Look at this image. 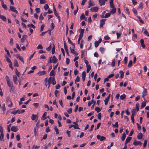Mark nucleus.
I'll use <instances>...</instances> for the list:
<instances>
[{
  "mask_svg": "<svg viewBox=\"0 0 149 149\" xmlns=\"http://www.w3.org/2000/svg\"><path fill=\"white\" fill-rule=\"evenodd\" d=\"M132 113L131 115V118L132 122L133 123H134V116L135 115V114L136 113V109L134 108L133 109L132 111H131Z\"/></svg>",
  "mask_w": 149,
  "mask_h": 149,
  "instance_id": "f257e3e1",
  "label": "nucleus"
},
{
  "mask_svg": "<svg viewBox=\"0 0 149 149\" xmlns=\"http://www.w3.org/2000/svg\"><path fill=\"white\" fill-rule=\"evenodd\" d=\"M97 137L98 139L102 141H103L106 139L105 137H104L103 136H101L100 135H97Z\"/></svg>",
  "mask_w": 149,
  "mask_h": 149,
  "instance_id": "f03ea898",
  "label": "nucleus"
},
{
  "mask_svg": "<svg viewBox=\"0 0 149 149\" xmlns=\"http://www.w3.org/2000/svg\"><path fill=\"white\" fill-rule=\"evenodd\" d=\"M38 118V115H35L33 114L32 115L31 119L32 120H36V121H37Z\"/></svg>",
  "mask_w": 149,
  "mask_h": 149,
  "instance_id": "7ed1b4c3",
  "label": "nucleus"
},
{
  "mask_svg": "<svg viewBox=\"0 0 149 149\" xmlns=\"http://www.w3.org/2000/svg\"><path fill=\"white\" fill-rule=\"evenodd\" d=\"M98 7L97 6H95L91 8L90 10L92 12H97L98 10Z\"/></svg>",
  "mask_w": 149,
  "mask_h": 149,
  "instance_id": "20e7f679",
  "label": "nucleus"
},
{
  "mask_svg": "<svg viewBox=\"0 0 149 149\" xmlns=\"http://www.w3.org/2000/svg\"><path fill=\"white\" fill-rule=\"evenodd\" d=\"M10 9L12 11L15 12L16 14H18V11L16 9V8L14 6H10Z\"/></svg>",
  "mask_w": 149,
  "mask_h": 149,
  "instance_id": "39448f33",
  "label": "nucleus"
},
{
  "mask_svg": "<svg viewBox=\"0 0 149 149\" xmlns=\"http://www.w3.org/2000/svg\"><path fill=\"white\" fill-rule=\"evenodd\" d=\"M106 19H102L100 21V27H103V25L105 24V22Z\"/></svg>",
  "mask_w": 149,
  "mask_h": 149,
  "instance_id": "423d86ee",
  "label": "nucleus"
},
{
  "mask_svg": "<svg viewBox=\"0 0 149 149\" xmlns=\"http://www.w3.org/2000/svg\"><path fill=\"white\" fill-rule=\"evenodd\" d=\"M16 57L17 58L19 59L23 64L24 63L23 58V57H22L21 56H20L19 54H17Z\"/></svg>",
  "mask_w": 149,
  "mask_h": 149,
  "instance_id": "0eeeda50",
  "label": "nucleus"
},
{
  "mask_svg": "<svg viewBox=\"0 0 149 149\" xmlns=\"http://www.w3.org/2000/svg\"><path fill=\"white\" fill-rule=\"evenodd\" d=\"M142 144V143L140 141H137L136 140L134 141L133 143V144L135 146L138 145L141 146Z\"/></svg>",
  "mask_w": 149,
  "mask_h": 149,
  "instance_id": "6e6552de",
  "label": "nucleus"
},
{
  "mask_svg": "<svg viewBox=\"0 0 149 149\" xmlns=\"http://www.w3.org/2000/svg\"><path fill=\"white\" fill-rule=\"evenodd\" d=\"M110 97V94H109L108 96L104 100V104L105 105H107L108 104V101L109 100V99Z\"/></svg>",
  "mask_w": 149,
  "mask_h": 149,
  "instance_id": "1a4fd4ad",
  "label": "nucleus"
},
{
  "mask_svg": "<svg viewBox=\"0 0 149 149\" xmlns=\"http://www.w3.org/2000/svg\"><path fill=\"white\" fill-rule=\"evenodd\" d=\"M46 74V72L45 71H39L37 73V74L39 75L40 76L45 75Z\"/></svg>",
  "mask_w": 149,
  "mask_h": 149,
  "instance_id": "9d476101",
  "label": "nucleus"
},
{
  "mask_svg": "<svg viewBox=\"0 0 149 149\" xmlns=\"http://www.w3.org/2000/svg\"><path fill=\"white\" fill-rule=\"evenodd\" d=\"M51 60L52 61L53 63H56L58 61V59L56 58L55 56H53Z\"/></svg>",
  "mask_w": 149,
  "mask_h": 149,
  "instance_id": "9b49d317",
  "label": "nucleus"
},
{
  "mask_svg": "<svg viewBox=\"0 0 149 149\" xmlns=\"http://www.w3.org/2000/svg\"><path fill=\"white\" fill-rule=\"evenodd\" d=\"M47 114V112H45L42 115L41 119L42 120H44L46 119V116Z\"/></svg>",
  "mask_w": 149,
  "mask_h": 149,
  "instance_id": "f8f14e48",
  "label": "nucleus"
},
{
  "mask_svg": "<svg viewBox=\"0 0 149 149\" xmlns=\"http://www.w3.org/2000/svg\"><path fill=\"white\" fill-rule=\"evenodd\" d=\"M144 90L143 91V95H142V97H144L145 96H146L147 94L146 93H147V90L146 88H144V87H143Z\"/></svg>",
  "mask_w": 149,
  "mask_h": 149,
  "instance_id": "ddd939ff",
  "label": "nucleus"
},
{
  "mask_svg": "<svg viewBox=\"0 0 149 149\" xmlns=\"http://www.w3.org/2000/svg\"><path fill=\"white\" fill-rule=\"evenodd\" d=\"M70 49L71 50V52L74 54H75L76 55H77L78 54V53H77L75 51L74 49L71 48V47H70Z\"/></svg>",
  "mask_w": 149,
  "mask_h": 149,
  "instance_id": "4468645a",
  "label": "nucleus"
},
{
  "mask_svg": "<svg viewBox=\"0 0 149 149\" xmlns=\"http://www.w3.org/2000/svg\"><path fill=\"white\" fill-rule=\"evenodd\" d=\"M0 18L4 22H6V17L3 15H1L0 14Z\"/></svg>",
  "mask_w": 149,
  "mask_h": 149,
  "instance_id": "2eb2a0df",
  "label": "nucleus"
},
{
  "mask_svg": "<svg viewBox=\"0 0 149 149\" xmlns=\"http://www.w3.org/2000/svg\"><path fill=\"white\" fill-rule=\"evenodd\" d=\"M105 1L103 0H99V2L100 6L104 5L105 4Z\"/></svg>",
  "mask_w": 149,
  "mask_h": 149,
  "instance_id": "dca6fc26",
  "label": "nucleus"
},
{
  "mask_svg": "<svg viewBox=\"0 0 149 149\" xmlns=\"http://www.w3.org/2000/svg\"><path fill=\"white\" fill-rule=\"evenodd\" d=\"M55 75V73L54 71V70H51L50 73V76L54 77Z\"/></svg>",
  "mask_w": 149,
  "mask_h": 149,
  "instance_id": "f3484780",
  "label": "nucleus"
},
{
  "mask_svg": "<svg viewBox=\"0 0 149 149\" xmlns=\"http://www.w3.org/2000/svg\"><path fill=\"white\" fill-rule=\"evenodd\" d=\"M17 78L16 75H14L13 76V80L14 83L15 84H17Z\"/></svg>",
  "mask_w": 149,
  "mask_h": 149,
  "instance_id": "a211bd4d",
  "label": "nucleus"
},
{
  "mask_svg": "<svg viewBox=\"0 0 149 149\" xmlns=\"http://www.w3.org/2000/svg\"><path fill=\"white\" fill-rule=\"evenodd\" d=\"M11 130L12 131L16 132L17 131V127H15L14 126H13L11 128Z\"/></svg>",
  "mask_w": 149,
  "mask_h": 149,
  "instance_id": "6ab92c4d",
  "label": "nucleus"
},
{
  "mask_svg": "<svg viewBox=\"0 0 149 149\" xmlns=\"http://www.w3.org/2000/svg\"><path fill=\"white\" fill-rule=\"evenodd\" d=\"M27 36L26 35H24L22 36V38L21 39V42L23 43L24 42V40L25 39H26V38L27 37Z\"/></svg>",
  "mask_w": 149,
  "mask_h": 149,
  "instance_id": "aec40b11",
  "label": "nucleus"
},
{
  "mask_svg": "<svg viewBox=\"0 0 149 149\" xmlns=\"http://www.w3.org/2000/svg\"><path fill=\"white\" fill-rule=\"evenodd\" d=\"M142 136L143 135L142 133L141 132H140L138 134L137 137L139 139H141L142 138Z\"/></svg>",
  "mask_w": 149,
  "mask_h": 149,
  "instance_id": "412c9836",
  "label": "nucleus"
},
{
  "mask_svg": "<svg viewBox=\"0 0 149 149\" xmlns=\"http://www.w3.org/2000/svg\"><path fill=\"white\" fill-rule=\"evenodd\" d=\"M119 73L120 74V79L123 78L124 77V72L120 70L119 72Z\"/></svg>",
  "mask_w": 149,
  "mask_h": 149,
  "instance_id": "4be33fe9",
  "label": "nucleus"
},
{
  "mask_svg": "<svg viewBox=\"0 0 149 149\" xmlns=\"http://www.w3.org/2000/svg\"><path fill=\"white\" fill-rule=\"evenodd\" d=\"M51 83L53 85H55L56 84V81L55 80L54 77H52V79L51 81Z\"/></svg>",
  "mask_w": 149,
  "mask_h": 149,
  "instance_id": "5701e85b",
  "label": "nucleus"
},
{
  "mask_svg": "<svg viewBox=\"0 0 149 149\" xmlns=\"http://www.w3.org/2000/svg\"><path fill=\"white\" fill-rule=\"evenodd\" d=\"M113 0H111L110 1V7L111 8H114V5L113 3Z\"/></svg>",
  "mask_w": 149,
  "mask_h": 149,
  "instance_id": "b1692460",
  "label": "nucleus"
},
{
  "mask_svg": "<svg viewBox=\"0 0 149 149\" xmlns=\"http://www.w3.org/2000/svg\"><path fill=\"white\" fill-rule=\"evenodd\" d=\"M67 39H68V42L70 44H71V45H72V46H73V48H75L74 44L71 41V40H70V38L68 37Z\"/></svg>",
  "mask_w": 149,
  "mask_h": 149,
  "instance_id": "393cba45",
  "label": "nucleus"
},
{
  "mask_svg": "<svg viewBox=\"0 0 149 149\" xmlns=\"http://www.w3.org/2000/svg\"><path fill=\"white\" fill-rule=\"evenodd\" d=\"M1 5L3 8L6 10H7V7L6 4H4V2L3 1H1Z\"/></svg>",
  "mask_w": 149,
  "mask_h": 149,
  "instance_id": "a878e982",
  "label": "nucleus"
},
{
  "mask_svg": "<svg viewBox=\"0 0 149 149\" xmlns=\"http://www.w3.org/2000/svg\"><path fill=\"white\" fill-rule=\"evenodd\" d=\"M17 113L18 114L22 113L25 112V110L24 109L20 110H17Z\"/></svg>",
  "mask_w": 149,
  "mask_h": 149,
  "instance_id": "bb28decb",
  "label": "nucleus"
},
{
  "mask_svg": "<svg viewBox=\"0 0 149 149\" xmlns=\"http://www.w3.org/2000/svg\"><path fill=\"white\" fill-rule=\"evenodd\" d=\"M14 65L15 66L18 67V64L17 60L16 59H14Z\"/></svg>",
  "mask_w": 149,
  "mask_h": 149,
  "instance_id": "cd10ccee",
  "label": "nucleus"
},
{
  "mask_svg": "<svg viewBox=\"0 0 149 149\" xmlns=\"http://www.w3.org/2000/svg\"><path fill=\"white\" fill-rule=\"evenodd\" d=\"M126 134L125 133H123V134L121 138V140L122 141H123L125 140L126 137Z\"/></svg>",
  "mask_w": 149,
  "mask_h": 149,
  "instance_id": "c85d7f7f",
  "label": "nucleus"
},
{
  "mask_svg": "<svg viewBox=\"0 0 149 149\" xmlns=\"http://www.w3.org/2000/svg\"><path fill=\"white\" fill-rule=\"evenodd\" d=\"M52 78L50 77H49L48 79V84H47L49 85L48 87L50 85L51 83V81H52Z\"/></svg>",
  "mask_w": 149,
  "mask_h": 149,
  "instance_id": "c756f323",
  "label": "nucleus"
},
{
  "mask_svg": "<svg viewBox=\"0 0 149 149\" xmlns=\"http://www.w3.org/2000/svg\"><path fill=\"white\" fill-rule=\"evenodd\" d=\"M105 49L104 48L102 47H100V48L99 50L103 54L104 53Z\"/></svg>",
  "mask_w": 149,
  "mask_h": 149,
  "instance_id": "7c9ffc66",
  "label": "nucleus"
},
{
  "mask_svg": "<svg viewBox=\"0 0 149 149\" xmlns=\"http://www.w3.org/2000/svg\"><path fill=\"white\" fill-rule=\"evenodd\" d=\"M91 66L90 65H88L87 66L86 72L88 73L91 69Z\"/></svg>",
  "mask_w": 149,
  "mask_h": 149,
  "instance_id": "2f4dec72",
  "label": "nucleus"
},
{
  "mask_svg": "<svg viewBox=\"0 0 149 149\" xmlns=\"http://www.w3.org/2000/svg\"><path fill=\"white\" fill-rule=\"evenodd\" d=\"M126 97V95L125 94H123L122 95L120 96V99L121 100H123L125 99Z\"/></svg>",
  "mask_w": 149,
  "mask_h": 149,
  "instance_id": "473e14b6",
  "label": "nucleus"
},
{
  "mask_svg": "<svg viewBox=\"0 0 149 149\" xmlns=\"http://www.w3.org/2000/svg\"><path fill=\"white\" fill-rule=\"evenodd\" d=\"M116 11V8H112L111 11H110V13H111L112 14H114L115 13Z\"/></svg>",
  "mask_w": 149,
  "mask_h": 149,
  "instance_id": "72a5a7b5",
  "label": "nucleus"
},
{
  "mask_svg": "<svg viewBox=\"0 0 149 149\" xmlns=\"http://www.w3.org/2000/svg\"><path fill=\"white\" fill-rule=\"evenodd\" d=\"M52 45H53V47H52V54H54L55 52V47L54 44H53Z\"/></svg>",
  "mask_w": 149,
  "mask_h": 149,
  "instance_id": "f704fd0d",
  "label": "nucleus"
},
{
  "mask_svg": "<svg viewBox=\"0 0 149 149\" xmlns=\"http://www.w3.org/2000/svg\"><path fill=\"white\" fill-rule=\"evenodd\" d=\"M8 85L9 87H11V86H13V85L12 83L10 81L7 82Z\"/></svg>",
  "mask_w": 149,
  "mask_h": 149,
  "instance_id": "c9c22d12",
  "label": "nucleus"
},
{
  "mask_svg": "<svg viewBox=\"0 0 149 149\" xmlns=\"http://www.w3.org/2000/svg\"><path fill=\"white\" fill-rule=\"evenodd\" d=\"M10 93L13 92L14 91L15 89V88L14 86H13V87L11 86V87H10Z\"/></svg>",
  "mask_w": 149,
  "mask_h": 149,
  "instance_id": "e433bc0d",
  "label": "nucleus"
},
{
  "mask_svg": "<svg viewBox=\"0 0 149 149\" xmlns=\"http://www.w3.org/2000/svg\"><path fill=\"white\" fill-rule=\"evenodd\" d=\"M112 125L113 127L118 128V122H116L114 124H113Z\"/></svg>",
  "mask_w": 149,
  "mask_h": 149,
  "instance_id": "4c0bfd02",
  "label": "nucleus"
},
{
  "mask_svg": "<svg viewBox=\"0 0 149 149\" xmlns=\"http://www.w3.org/2000/svg\"><path fill=\"white\" fill-rule=\"evenodd\" d=\"M146 102L145 101H143L142 102L141 105V108H143L146 106Z\"/></svg>",
  "mask_w": 149,
  "mask_h": 149,
  "instance_id": "58836bf2",
  "label": "nucleus"
},
{
  "mask_svg": "<svg viewBox=\"0 0 149 149\" xmlns=\"http://www.w3.org/2000/svg\"><path fill=\"white\" fill-rule=\"evenodd\" d=\"M28 27H32L33 29H35L36 28L35 26L32 24H29L27 25Z\"/></svg>",
  "mask_w": 149,
  "mask_h": 149,
  "instance_id": "ea45409f",
  "label": "nucleus"
},
{
  "mask_svg": "<svg viewBox=\"0 0 149 149\" xmlns=\"http://www.w3.org/2000/svg\"><path fill=\"white\" fill-rule=\"evenodd\" d=\"M132 60H130L128 63V67L129 68L132 65Z\"/></svg>",
  "mask_w": 149,
  "mask_h": 149,
  "instance_id": "a19ab883",
  "label": "nucleus"
},
{
  "mask_svg": "<svg viewBox=\"0 0 149 149\" xmlns=\"http://www.w3.org/2000/svg\"><path fill=\"white\" fill-rule=\"evenodd\" d=\"M53 9H54V13L56 17H57V16H58V14H57V13L56 12V8L54 7Z\"/></svg>",
  "mask_w": 149,
  "mask_h": 149,
  "instance_id": "79ce46f5",
  "label": "nucleus"
},
{
  "mask_svg": "<svg viewBox=\"0 0 149 149\" xmlns=\"http://www.w3.org/2000/svg\"><path fill=\"white\" fill-rule=\"evenodd\" d=\"M111 15V13H107L105 14V16H104V17L105 18H108L110 17V16Z\"/></svg>",
  "mask_w": 149,
  "mask_h": 149,
  "instance_id": "37998d69",
  "label": "nucleus"
},
{
  "mask_svg": "<svg viewBox=\"0 0 149 149\" xmlns=\"http://www.w3.org/2000/svg\"><path fill=\"white\" fill-rule=\"evenodd\" d=\"M54 129L55 130V132L56 133V134H59L58 132V130L57 128V127L56 126H55L54 127Z\"/></svg>",
  "mask_w": 149,
  "mask_h": 149,
  "instance_id": "c03bdc74",
  "label": "nucleus"
},
{
  "mask_svg": "<svg viewBox=\"0 0 149 149\" xmlns=\"http://www.w3.org/2000/svg\"><path fill=\"white\" fill-rule=\"evenodd\" d=\"M95 110L97 112L99 113L101 111L100 108L99 107H96L95 109Z\"/></svg>",
  "mask_w": 149,
  "mask_h": 149,
  "instance_id": "a18cd8bd",
  "label": "nucleus"
},
{
  "mask_svg": "<svg viewBox=\"0 0 149 149\" xmlns=\"http://www.w3.org/2000/svg\"><path fill=\"white\" fill-rule=\"evenodd\" d=\"M4 49L5 51L7 52V54L8 56L9 57H10V56L8 50L6 48H4Z\"/></svg>",
  "mask_w": 149,
  "mask_h": 149,
  "instance_id": "49530a36",
  "label": "nucleus"
},
{
  "mask_svg": "<svg viewBox=\"0 0 149 149\" xmlns=\"http://www.w3.org/2000/svg\"><path fill=\"white\" fill-rule=\"evenodd\" d=\"M1 133L2 135L3 133V127L1 125H0V133Z\"/></svg>",
  "mask_w": 149,
  "mask_h": 149,
  "instance_id": "de8ad7c7",
  "label": "nucleus"
},
{
  "mask_svg": "<svg viewBox=\"0 0 149 149\" xmlns=\"http://www.w3.org/2000/svg\"><path fill=\"white\" fill-rule=\"evenodd\" d=\"M2 135L1 133H0V140L1 141H3V138L4 136L3 133H2Z\"/></svg>",
  "mask_w": 149,
  "mask_h": 149,
  "instance_id": "09e8293b",
  "label": "nucleus"
},
{
  "mask_svg": "<svg viewBox=\"0 0 149 149\" xmlns=\"http://www.w3.org/2000/svg\"><path fill=\"white\" fill-rule=\"evenodd\" d=\"M131 139H132L131 137H127V138L126 140V141L128 143L130 141Z\"/></svg>",
  "mask_w": 149,
  "mask_h": 149,
  "instance_id": "8fccbe9b",
  "label": "nucleus"
},
{
  "mask_svg": "<svg viewBox=\"0 0 149 149\" xmlns=\"http://www.w3.org/2000/svg\"><path fill=\"white\" fill-rule=\"evenodd\" d=\"M101 123H98L97 124V127H95V130H96L97 129H98L99 128V127H100V125H101Z\"/></svg>",
  "mask_w": 149,
  "mask_h": 149,
  "instance_id": "3c124183",
  "label": "nucleus"
},
{
  "mask_svg": "<svg viewBox=\"0 0 149 149\" xmlns=\"http://www.w3.org/2000/svg\"><path fill=\"white\" fill-rule=\"evenodd\" d=\"M43 48V47L41 44H39L37 47V49H42Z\"/></svg>",
  "mask_w": 149,
  "mask_h": 149,
  "instance_id": "603ef678",
  "label": "nucleus"
},
{
  "mask_svg": "<svg viewBox=\"0 0 149 149\" xmlns=\"http://www.w3.org/2000/svg\"><path fill=\"white\" fill-rule=\"evenodd\" d=\"M111 65L112 67H114L115 66V61L114 59L112 60Z\"/></svg>",
  "mask_w": 149,
  "mask_h": 149,
  "instance_id": "864d4df0",
  "label": "nucleus"
},
{
  "mask_svg": "<svg viewBox=\"0 0 149 149\" xmlns=\"http://www.w3.org/2000/svg\"><path fill=\"white\" fill-rule=\"evenodd\" d=\"M85 53V50H82L81 51V58H83L84 56Z\"/></svg>",
  "mask_w": 149,
  "mask_h": 149,
  "instance_id": "5fc2aeb1",
  "label": "nucleus"
},
{
  "mask_svg": "<svg viewBox=\"0 0 149 149\" xmlns=\"http://www.w3.org/2000/svg\"><path fill=\"white\" fill-rule=\"evenodd\" d=\"M139 104L138 103H137L136 104V111H138L139 110Z\"/></svg>",
  "mask_w": 149,
  "mask_h": 149,
  "instance_id": "6e6d98bb",
  "label": "nucleus"
},
{
  "mask_svg": "<svg viewBox=\"0 0 149 149\" xmlns=\"http://www.w3.org/2000/svg\"><path fill=\"white\" fill-rule=\"evenodd\" d=\"M85 17L84 14V13L82 14L80 17V19L81 20L84 19Z\"/></svg>",
  "mask_w": 149,
  "mask_h": 149,
  "instance_id": "4d7b16f0",
  "label": "nucleus"
},
{
  "mask_svg": "<svg viewBox=\"0 0 149 149\" xmlns=\"http://www.w3.org/2000/svg\"><path fill=\"white\" fill-rule=\"evenodd\" d=\"M77 9L76 10H75L73 12V13L74 15H75L76 14L78 11V7L77 6Z\"/></svg>",
  "mask_w": 149,
  "mask_h": 149,
  "instance_id": "13d9d810",
  "label": "nucleus"
},
{
  "mask_svg": "<svg viewBox=\"0 0 149 149\" xmlns=\"http://www.w3.org/2000/svg\"><path fill=\"white\" fill-rule=\"evenodd\" d=\"M49 6L47 4H45L44 6V8L46 10H47L49 8Z\"/></svg>",
  "mask_w": 149,
  "mask_h": 149,
  "instance_id": "bf43d9fd",
  "label": "nucleus"
},
{
  "mask_svg": "<svg viewBox=\"0 0 149 149\" xmlns=\"http://www.w3.org/2000/svg\"><path fill=\"white\" fill-rule=\"evenodd\" d=\"M5 57L8 63H10L11 62L10 60L7 56H6Z\"/></svg>",
  "mask_w": 149,
  "mask_h": 149,
  "instance_id": "052dcab7",
  "label": "nucleus"
},
{
  "mask_svg": "<svg viewBox=\"0 0 149 149\" xmlns=\"http://www.w3.org/2000/svg\"><path fill=\"white\" fill-rule=\"evenodd\" d=\"M147 140H145L144 143L143 144V147L144 148H145L146 146L147 143Z\"/></svg>",
  "mask_w": 149,
  "mask_h": 149,
  "instance_id": "680f3d73",
  "label": "nucleus"
},
{
  "mask_svg": "<svg viewBox=\"0 0 149 149\" xmlns=\"http://www.w3.org/2000/svg\"><path fill=\"white\" fill-rule=\"evenodd\" d=\"M110 37L108 35L105 36L104 37V39L105 40H109L110 39Z\"/></svg>",
  "mask_w": 149,
  "mask_h": 149,
  "instance_id": "e2e57ef3",
  "label": "nucleus"
},
{
  "mask_svg": "<svg viewBox=\"0 0 149 149\" xmlns=\"http://www.w3.org/2000/svg\"><path fill=\"white\" fill-rule=\"evenodd\" d=\"M51 30H52L54 28L55 26L53 22H52L51 24Z\"/></svg>",
  "mask_w": 149,
  "mask_h": 149,
  "instance_id": "0e129e2a",
  "label": "nucleus"
},
{
  "mask_svg": "<svg viewBox=\"0 0 149 149\" xmlns=\"http://www.w3.org/2000/svg\"><path fill=\"white\" fill-rule=\"evenodd\" d=\"M44 27H45V26L44 24H42L41 25V28H40V32H42L43 31Z\"/></svg>",
  "mask_w": 149,
  "mask_h": 149,
  "instance_id": "69168bd1",
  "label": "nucleus"
},
{
  "mask_svg": "<svg viewBox=\"0 0 149 149\" xmlns=\"http://www.w3.org/2000/svg\"><path fill=\"white\" fill-rule=\"evenodd\" d=\"M42 13H41L40 14V17H39V20L40 21H42V20H43L44 19V18L43 17V16H42Z\"/></svg>",
  "mask_w": 149,
  "mask_h": 149,
  "instance_id": "338daca9",
  "label": "nucleus"
},
{
  "mask_svg": "<svg viewBox=\"0 0 149 149\" xmlns=\"http://www.w3.org/2000/svg\"><path fill=\"white\" fill-rule=\"evenodd\" d=\"M82 77H86V73L85 71H84L82 73Z\"/></svg>",
  "mask_w": 149,
  "mask_h": 149,
  "instance_id": "774afa93",
  "label": "nucleus"
}]
</instances>
